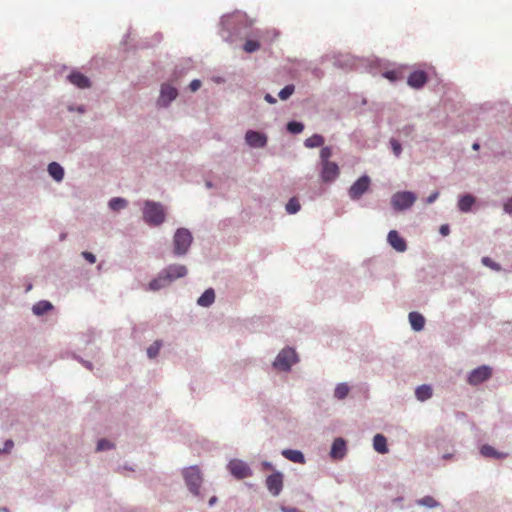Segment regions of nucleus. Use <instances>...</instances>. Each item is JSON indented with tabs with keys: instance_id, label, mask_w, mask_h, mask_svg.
<instances>
[{
	"instance_id": "f257e3e1",
	"label": "nucleus",
	"mask_w": 512,
	"mask_h": 512,
	"mask_svg": "<svg viewBox=\"0 0 512 512\" xmlns=\"http://www.w3.org/2000/svg\"><path fill=\"white\" fill-rule=\"evenodd\" d=\"M166 217L165 207L158 202L147 200L143 206V219L150 226H160Z\"/></svg>"
},
{
	"instance_id": "f03ea898",
	"label": "nucleus",
	"mask_w": 512,
	"mask_h": 512,
	"mask_svg": "<svg viewBox=\"0 0 512 512\" xmlns=\"http://www.w3.org/2000/svg\"><path fill=\"white\" fill-rule=\"evenodd\" d=\"M192 235L189 230L185 228H179L173 238L174 254L181 256L187 253L191 243Z\"/></svg>"
},
{
	"instance_id": "7ed1b4c3",
	"label": "nucleus",
	"mask_w": 512,
	"mask_h": 512,
	"mask_svg": "<svg viewBox=\"0 0 512 512\" xmlns=\"http://www.w3.org/2000/svg\"><path fill=\"white\" fill-rule=\"evenodd\" d=\"M297 361L298 358L295 350L292 348H285L279 352L273 362V366L281 371H288Z\"/></svg>"
},
{
	"instance_id": "20e7f679",
	"label": "nucleus",
	"mask_w": 512,
	"mask_h": 512,
	"mask_svg": "<svg viewBox=\"0 0 512 512\" xmlns=\"http://www.w3.org/2000/svg\"><path fill=\"white\" fill-rule=\"evenodd\" d=\"M417 197L413 192H396L391 197V204L397 211L409 209L416 201Z\"/></svg>"
},
{
	"instance_id": "39448f33",
	"label": "nucleus",
	"mask_w": 512,
	"mask_h": 512,
	"mask_svg": "<svg viewBox=\"0 0 512 512\" xmlns=\"http://www.w3.org/2000/svg\"><path fill=\"white\" fill-rule=\"evenodd\" d=\"M183 475L189 490L197 495L202 482V477L198 467L192 466L185 469Z\"/></svg>"
},
{
	"instance_id": "423d86ee",
	"label": "nucleus",
	"mask_w": 512,
	"mask_h": 512,
	"mask_svg": "<svg viewBox=\"0 0 512 512\" xmlns=\"http://www.w3.org/2000/svg\"><path fill=\"white\" fill-rule=\"evenodd\" d=\"M370 178L367 175L361 176L356 182L350 187L348 194L352 200H358L362 195L368 191L370 187Z\"/></svg>"
},
{
	"instance_id": "0eeeda50",
	"label": "nucleus",
	"mask_w": 512,
	"mask_h": 512,
	"mask_svg": "<svg viewBox=\"0 0 512 512\" xmlns=\"http://www.w3.org/2000/svg\"><path fill=\"white\" fill-rule=\"evenodd\" d=\"M228 469L238 479H244L252 475L249 466L238 459L231 460L228 464Z\"/></svg>"
},
{
	"instance_id": "6e6552de",
	"label": "nucleus",
	"mask_w": 512,
	"mask_h": 512,
	"mask_svg": "<svg viewBox=\"0 0 512 512\" xmlns=\"http://www.w3.org/2000/svg\"><path fill=\"white\" fill-rule=\"evenodd\" d=\"M340 174V169L335 162H326L321 164L320 177L323 182H333Z\"/></svg>"
},
{
	"instance_id": "1a4fd4ad",
	"label": "nucleus",
	"mask_w": 512,
	"mask_h": 512,
	"mask_svg": "<svg viewBox=\"0 0 512 512\" xmlns=\"http://www.w3.org/2000/svg\"><path fill=\"white\" fill-rule=\"evenodd\" d=\"M491 368L488 366H480L474 369L468 376V383L471 385H478L485 380L489 379L491 376Z\"/></svg>"
},
{
	"instance_id": "9d476101",
	"label": "nucleus",
	"mask_w": 512,
	"mask_h": 512,
	"mask_svg": "<svg viewBox=\"0 0 512 512\" xmlns=\"http://www.w3.org/2000/svg\"><path fill=\"white\" fill-rule=\"evenodd\" d=\"M266 487L273 496L279 495L283 488L282 473L275 472L269 475L266 479Z\"/></svg>"
},
{
	"instance_id": "9b49d317",
	"label": "nucleus",
	"mask_w": 512,
	"mask_h": 512,
	"mask_svg": "<svg viewBox=\"0 0 512 512\" xmlns=\"http://www.w3.org/2000/svg\"><path fill=\"white\" fill-rule=\"evenodd\" d=\"M245 140L251 147L263 148L267 143V137L257 131L249 130L246 132Z\"/></svg>"
},
{
	"instance_id": "f8f14e48",
	"label": "nucleus",
	"mask_w": 512,
	"mask_h": 512,
	"mask_svg": "<svg viewBox=\"0 0 512 512\" xmlns=\"http://www.w3.org/2000/svg\"><path fill=\"white\" fill-rule=\"evenodd\" d=\"M166 274V279L173 282L178 278H182L187 274V268L184 265L173 264L163 270Z\"/></svg>"
},
{
	"instance_id": "ddd939ff",
	"label": "nucleus",
	"mask_w": 512,
	"mask_h": 512,
	"mask_svg": "<svg viewBox=\"0 0 512 512\" xmlns=\"http://www.w3.org/2000/svg\"><path fill=\"white\" fill-rule=\"evenodd\" d=\"M178 95L176 88L164 84L161 88L160 97L158 100V104L161 106H167L172 100H174Z\"/></svg>"
},
{
	"instance_id": "4468645a",
	"label": "nucleus",
	"mask_w": 512,
	"mask_h": 512,
	"mask_svg": "<svg viewBox=\"0 0 512 512\" xmlns=\"http://www.w3.org/2000/svg\"><path fill=\"white\" fill-rule=\"evenodd\" d=\"M427 80L428 77L424 71H414L409 75L407 83L414 89H420L426 84Z\"/></svg>"
},
{
	"instance_id": "2eb2a0df",
	"label": "nucleus",
	"mask_w": 512,
	"mask_h": 512,
	"mask_svg": "<svg viewBox=\"0 0 512 512\" xmlns=\"http://www.w3.org/2000/svg\"><path fill=\"white\" fill-rule=\"evenodd\" d=\"M387 240L389 244L398 252H404L407 249L405 240L396 230H391L388 233Z\"/></svg>"
},
{
	"instance_id": "dca6fc26",
	"label": "nucleus",
	"mask_w": 512,
	"mask_h": 512,
	"mask_svg": "<svg viewBox=\"0 0 512 512\" xmlns=\"http://www.w3.org/2000/svg\"><path fill=\"white\" fill-rule=\"evenodd\" d=\"M68 80L70 83L81 89L88 88L91 85L88 77L78 71L71 72L68 75Z\"/></svg>"
},
{
	"instance_id": "f3484780",
	"label": "nucleus",
	"mask_w": 512,
	"mask_h": 512,
	"mask_svg": "<svg viewBox=\"0 0 512 512\" xmlns=\"http://www.w3.org/2000/svg\"><path fill=\"white\" fill-rule=\"evenodd\" d=\"M346 454V443L342 438H336L332 444L330 455L333 459H342Z\"/></svg>"
},
{
	"instance_id": "a211bd4d",
	"label": "nucleus",
	"mask_w": 512,
	"mask_h": 512,
	"mask_svg": "<svg viewBox=\"0 0 512 512\" xmlns=\"http://www.w3.org/2000/svg\"><path fill=\"white\" fill-rule=\"evenodd\" d=\"M170 283L171 282L168 281V279H166L165 272L162 270L155 279L150 281L149 289L152 291H157L161 288L168 286Z\"/></svg>"
},
{
	"instance_id": "6ab92c4d",
	"label": "nucleus",
	"mask_w": 512,
	"mask_h": 512,
	"mask_svg": "<svg viewBox=\"0 0 512 512\" xmlns=\"http://www.w3.org/2000/svg\"><path fill=\"white\" fill-rule=\"evenodd\" d=\"M282 455L291 462L304 464L305 458L301 451L293 449H285L282 451Z\"/></svg>"
},
{
	"instance_id": "aec40b11",
	"label": "nucleus",
	"mask_w": 512,
	"mask_h": 512,
	"mask_svg": "<svg viewBox=\"0 0 512 512\" xmlns=\"http://www.w3.org/2000/svg\"><path fill=\"white\" fill-rule=\"evenodd\" d=\"M409 322L411 324V327L415 331H421L425 325V319H424L423 315H421L418 312H410L409 313Z\"/></svg>"
},
{
	"instance_id": "412c9836",
	"label": "nucleus",
	"mask_w": 512,
	"mask_h": 512,
	"mask_svg": "<svg viewBox=\"0 0 512 512\" xmlns=\"http://www.w3.org/2000/svg\"><path fill=\"white\" fill-rule=\"evenodd\" d=\"M374 449L381 454L388 452L386 438L382 434H376L373 439Z\"/></svg>"
},
{
	"instance_id": "4be33fe9",
	"label": "nucleus",
	"mask_w": 512,
	"mask_h": 512,
	"mask_svg": "<svg viewBox=\"0 0 512 512\" xmlns=\"http://www.w3.org/2000/svg\"><path fill=\"white\" fill-rule=\"evenodd\" d=\"M480 452L484 457L495 458V459H502L507 456V454L498 452L494 447H492L490 445H483L481 447Z\"/></svg>"
},
{
	"instance_id": "5701e85b",
	"label": "nucleus",
	"mask_w": 512,
	"mask_h": 512,
	"mask_svg": "<svg viewBox=\"0 0 512 512\" xmlns=\"http://www.w3.org/2000/svg\"><path fill=\"white\" fill-rule=\"evenodd\" d=\"M48 172L56 181H61L64 177V170L62 166L56 162H52L48 165Z\"/></svg>"
},
{
	"instance_id": "b1692460",
	"label": "nucleus",
	"mask_w": 512,
	"mask_h": 512,
	"mask_svg": "<svg viewBox=\"0 0 512 512\" xmlns=\"http://www.w3.org/2000/svg\"><path fill=\"white\" fill-rule=\"evenodd\" d=\"M215 300V293L213 289H207L198 299L197 303L200 306L208 307Z\"/></svg>"
},
{
	"instance_id": "393cba45",
	"label": "nucleus",
	"mask_w": 512,
	"mask_h": 512,
	"mask_svg": "<svg viewBox=\"0 0 512 512\" xmlns=\"http://www.w3.org/2000/svg\"><path fill=\"white\" fill-rule=\"evenodd\" d=\"M416 397L420 401H425L432 396V388L429 385H421L415 391Z\"/></svg>"
},
{
	"instance_id": "a878e982",
	"label": "nucleus",
	"mask_w": 512,
	"mask_h": 512,
	"mask_svg": "<svg viewBox=\"0 0 512 512\" xmlns=\"http://www.w3.org/2000/svg\"><path fill=\"white\" fill-rule=\"evenodd\" d=\"M324 137L319 134H314L311 137L307 138L304 142L307 148H315L320 147L324 144Z\"/></svg>"
},
{
	"instance_id": "bb28decb",
	"label": "nucleus",
	"mask_w": 512,
	"mask_h": 512,
	"mask_svg": "<svg viewBox=\"0 0 512 512\" xmlns=\"http://www.w3.org/2000/svg\"><path fill=\"white\" fill-rule=\"evenodd\" d=\"M474 202H475V199L473 196L465 195L460 198L458 207L462 212H468L471 209Z\"/></svg>"
},
{
	"instance_id": "cd10ccee",
	"label": "nucleus",
	"mask_w": 512,
	"mask_h": 512,
	"mask_svg": "<svg viewBox=\"0 0 512 512\" xmlns=\"http://www.w3.org/2000/svg\"><path fill=\"white\" fill-rule=\"evenodd\" d=\"M52 309V304L48 301H39L33 306V312L36 315H43Z\"/></svg>"
},
{
	"instance_id": "c85d7f7f",
	"label": "nucleus",
	"mask_w": 512,
	"mask_h": 512,
	"mask_svg": "<svg viewBox=\"0 0 512 512\" xmlns=\"http://www.w3.org/2000/svg\"><path fill=\"white\" fill-rule=\"evenodd\" d=\"M417 505L424 506L427 508H436L440 506V503L432 496H424L416 501Z\"/></svg>"
},
{
	"instance_id": "c756f323",
	"label": "nucleus",
	"mask_w": 512,
	"mask_h": 512,
	"mask_svg": "<svg viewBox=\"0 0 512 512\" xmlns=\"http://www.w3.org/2000/svg\"><path fill=\"white\" fill-rule=\"evenodd\" d=\"M349 391H350V388L346 383H340L335 388L334 396L337 399L342 400L347 397V395L349 394Z\"/></svg>"
},
{
	"instance_id": "7c9ffc66",
	"label": "nucleus",
	"mask_w": 512,
	"mask_h": 512,
	"mask_svg": "<svg viewBox=\"0 0 512 512\" xmlns=\"http://www.w3.org/2000/svg\"><path fill=\"white\" fill-rule=\"evenodd\" d=\"M127 206V201L123 198H120V197H116V198H112L110 201H109V207L114 210V211H118L120 209H123Z\"/></svg>"
},
{
	"instance_id": "2f4dec72",
	"label": "nucleus",
	"mask_w": 512,
	"mask_h": 512,
	"mask_svg": "<svg viewBox=\"0 0 512 512\" xmlns=\"http://www.w3.org/2000/svg\"><path fill=\"white\" fill-rule=\"evenodd\" d=\"M300 203L296 197H292L286 204V211L289 214H295L300 210Z\"/></svg>"
},
{
	"instance_id": "473e14b6",
	"label": "nucleus",
	"mask_w": 512,
	"mask_h": 512,
	"mask_svg": "<svg viewBox=\"0 0 512 512\" xmlns=\"http://www.w3.org/2000/svg\"><path fill=\"white\" fill-rule=\"evenodd\" d=\"M162 346V342L160 340L155 341L153 344H151L147 349V355L149 358H155Z\"/></svg>"
},
{
	"instance_id": "72a5a7b5",
	"label": "nucleus",
	"mask_w": 512,
	"mask_h": 512,
	"mask_svg": "<svg viewBox=\"0 0 512 512\" xmlns=\"http://www.w3.org/2000/svg\"><path fill=\"white\" fill-rule=\"evenodd\" d=\"M260 48V43L256 40L248 39L244 43L243 49L247 53H252Z\"/></svg>"
},
{
	"instance_id": "f704fd0d",
	"label": "nucleus",
	"mask_w": 512,
	"mask_h": 512,
	"mask_svg": "<svg viewBox=\"0 0 512 512\" xmlns=\"http://www.w3.org/2000/svg\"><path fill=\"white\" fill-rule=\"evenodd\" d=\"M304 129V125L300 122L291 121L287 124V130L290 133L298 134L301 133Z\"/></svg>"
},
{
	"instance_id": "c9c22d12",
	"label": "nucleus",
	"mask_w": 512,
	"mask_h": 512,
	"mask_svg": "<svg viewBox=\"0 0 512 512\" xmlns=\"http://www.w3.org/2000/svg\"><path fill=\"white\" fill-rule=\"evenodd\" d=\"M331 156H332V148L330 146L322 147V149L320 150V162H321V164L322 163H326V162H331L329 160Z\"/></svg>"
},
{
	"instance_id": "e433bc0d",
	"label": "nucleus",
	"mask_w": 512,
	"mask_h": 512,
	"mask_svg": "<svg viewBox=\"0 0 512 512\" xmlns=\"http://www.w3.org/2000/svg\"><path fill=\"white\" fill-rule=\"evenodd\" d=\"M295 87L294 85H286L283 89L279 92V98L281 100H287L293 93H294Z\"/></svg>"
},
{
	"instance_id": "4c0bfd02",
	"label": "nucleus",
	"mask_w": 512,
	"mask_h": 512,
	"mask_svg": "<svg viewBox=\"0 0 512 512\" xmlns=\"http://www.w3.org/2000/svg\"><path fill=\"white\" fill-rule=\"evenodd\" d=\"M390 144H391V147H392V150H393L395 156H397V157L400 156L401 151H402L401 144L395 139H391Z\"/></svg>"
},
{
	"instance_id": "58836bf2",
	"label": "nucleus",
	"mask_w": 512,
	"mask_h": 512,
	"mask_svg": "<svg viewBox=\"0 0 512 512\" xmlns=\"http://www.w3.org/2000/svg\"><path fill=\"white\" fill-rule=\"evenodd\" d=\"M112 447V444L105 440V439H101L98 441V444H97V450L98 451H103V450H106V449H110Z\"/></svg>"
},
{
	"instance_id": "ea45409f",
	"label": "nucleus",
	"mask_w": 512,
	"mask_h": 512,
	"mask_svg": "<svg viewBox=\"0 0 512 512\" xmlns=\"http://www.w3.org/2000/svg\"><path fill=\"white\" fill-rule=\"evenodd\" d=\"M482 262L485 266H488L495 270H499V266L495 262H493L489 257H484L482 259Z\"/></svg>"
},
{
	"instance_id": "a19ab883",
	"label": "nucleus",
	"mask_w": 512,
	"mask_h": 512,
	"mask_svg": "<svg viewBox=\"0 0 512 512\" xmlns=\"http://www.w3.org/2000/svg\"><path fill=\"white\" fill-rule=\"evenodd\" d=\"M82 256L87 260L90 264H94L96 262V257L94 254L88 251L82 252Z\"/></svg>"
},
{
	"instance_id": "79ce46f5",
	"label": "nucleus",
	"mask_w": 512,
	"mask_h": 512,
	"mask_svg": "<svg viewBox=\"0 0 512 512\" xmlns=\"http://www.w3.org/2000/svg\"><path fill=\"white\" fill-rule=\"evenodd\" d=\"M385 78L389 79L390 81H396L398 80V72L396 71H387L384 74Z\"/></svg>"
},
{
	"instance_id": "37998d69",
	"label": "nucleus",
	"mask_w": 512,
	"mask_h": 512,
	"mask_svg": "<svg viewBox=\"0 0 512 512\" xmlns=\"http://www.w3.org/2000/svg\"><path fill=\"white\" fill-rule=\"evenodd\" d=\"M191 91H197L201 87V81L200 80H193L189 85Z\"/></svg>"
},
{
	"instance_id": "c03bdc74",
	"label": "nucleus",
	"mask_w": 512,
	"mask_h": 512,
	"mask_svg": "<svg viewBox=\"0 0 512 512\" xmlns=\"http://www.w3.org/2000/svg\"><path fill=\"white\" fill-rule=\"evenodd\" d=\"M504 211L508 214H512V198H509L505 203H504Z\"/></svg>"
},
{
	"instance_id": "a18cd8bd",
	"label": "nucleus",
	"mask_w": 512,
	"mask_h": 512,
	"mask_svg": "<svg viewBox=\"0 0 512 512\" xmlns=\"http://www.w3.org/2000/svg\"><path fill=\"white\" fill-rule=\"evenodd\" d=\"M439 231L442 236H447L450 233V228L447 224H443V225H441Z\"/></svg>"
},
{
	"instance_id": "49530a36",
	"label": "nucleus",
	"mask_w": 512,
	"mask_h": 512,
	"mask_svg": "<svg viewBox=\"0 0 512 512\" xmlns=\"http://www.w3.org/2000/svg\"><path fill=\"white\" fill-rule=\"evenodd\" d=\"M439 196V192L435 191L433 192L427 199H426V203L427 204H431L433 203L434 201H436V199L438 198Z\"/></svg>"
},
{
	"instance_id": "de8ad7c7",
	"label": "nucleus",
	"mask_w": 512,
	"mask_h": 512,
	"mask_svg": "<svg viewBox=\"0 0 512 512\" xmlns=\"http://www.w3.org/2000/svg\"><path fill=\"white\" fill-rule=\"evenodd\" d=\"M13 445H14V443H13V441H12V440H7V441L5 442V444H4V449H3V451H4V452H9V451L13 448Z\"/></svg>"
},
{
	"instance_id": "09e8293b",
	"label": "nucleus",
	"mask_w": 512,
	"mask_h": 512,
	"mask_svg": "<svg viewBox=\"0 0 512 512\" xmlns=\"http://www.w3.org/2000/svg\"><path fill=\"white\" fill-rule=\"evenodd\" d=\"M265 100H266L268 103H270V104H274V103H276V99H275L273 96H271L270 94H266V95H265Z\"/></svg>"
},
{
	"instance_id": "8fccbe9b",
	"label": "nucleus",
	"mask_w": 512,
	"mask_h": 512,
	"mask_svg": "<svg viewBox=\"0 0 512 512\" xmlns=\"http://www.w3.org/2000/svg\"><path fill=\"white\" fill-rule=\"evenodd\" d=\"M217 501V498L214 496L209 500V505L212 506Z\"/></svg>"
},
{
	"instance_id": "3c124183",
	"label": "nucleus",
	"mask_w": 512,
	"mask_h": 512,
	"mask_svg": "<svg viewBox=\"0 0 512 512\" xmlns=\"http://www.w3.org/2000/svg\"><path fill=\"white\" fill-rule=\"evenodd\" d=\"M472 148H473V150H479V148H480L479 143H474V144L472 145Z\"/></svg>"
}]
</instances>
